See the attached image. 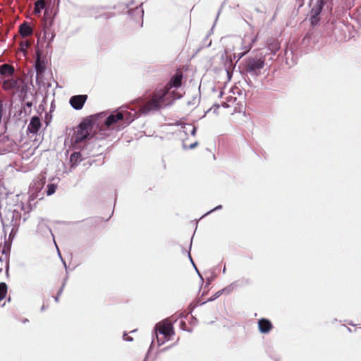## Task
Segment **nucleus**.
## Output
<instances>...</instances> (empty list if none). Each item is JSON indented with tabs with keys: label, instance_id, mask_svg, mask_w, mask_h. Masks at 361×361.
<instances>
[{
	"label": "nucleus",
	"instance_id": "obj_1",
	"mask_svg": "<svg viewBox=\"0 0 361 361\" xmlns=\"http://www.w3.org/2000/svg\"><path fill=\"white\" fill-rule=\"evenodd\" d=\"M166 91L160 88H157L153 94L151 95L149 101L145 102L142 100L137 102L138 109L136 111L138 116L140 114H147L150 111H156L160 110L161 108L165 107L170 104L167 100L170 97H167Z\"/></svg>",
	"mask_w": 361,
	"mask_h": 361
},
{
	"label": "nucleus",
	"instance_id": "obj_2",
	"mask_svg": "<svg viewBox=\"0 0 361 361\" xmlns=\"http://www.w3.org/2000/svg\"><path fill=\"white\" fill-rule=\"evenodd\" d=\"M137 117L138 114L136 111V108H131L128 105H123L108 116L104 121V124L106 127L109 128L117 122L122 121L123 125L122 128H123Z\"/></svg>",
	"mask_w": 361,
	"mask_h": 361
},
{
	"label": "nucleus",
	"instance_id": "obj_3",
	"mask_svg": "<svg viewBox=\"0 0 361 361\" xmlns=\"http://www.w3.org/2000/svg\"><path fill=\"white\" fill-rule=\"evenodd\" d=\"M264 65L265 56L262 53L256 54L244 59V71L252 77H258Z\"/></svg>",
	"mask_w": 361,
	"mask_h": 361
},
{
	"label": "nucleus",
	"instance_id": "obj_4",
	"mask_svg": "<svg viewBox=\"0 0 361 361\" xmlns=\"http://www.w3.org/2000/svg\"><path fill=\"white\" fill-rule=\"evenodd\" d=\"M20 220V213L16 210H8L4 215H1V221L5 232L8 229L11 228L10 235L16 233Z\"/></svg>",
	"mask_w": 361,
	"mask_h": 361
},
{
	"label": "nucleus",
	"instance_id": "obj_5",
	"mask_svg": "<svg viewBox=\"0 0 361 361\" xmlns=\"http://www.w3.org/2000/svg\"><path fill=\"white\" fill-rule=\"evenodd\" d=\"M92 135L89 131H82L78 130L71 137L73 148L74 149H80L84 147V143L91 138Z\"/></svg>",
	"mask_w": 361,
	"mask_h": 361
},
{
	"label": "nucleus",
	"instance_id": "obj_6",
	"mask_svg": "<svg viewBox=\"0 0 361 361\" xmlns=\"http://www.w3.org/2000/svg\"><path fill=\"white\" fill-rule=\"evenodd\" d=\"M154 330L156 334L159 333L164 338L169 337L174 334L173 324L166 319L157 324Z\"/></svg>",
	"mask_w": 361,
	"mask_h": 361
},
{
	"label": "nucleus",
	"instance_id": "obj_7",
	"mask_svg": "<svg viewBox=\"0 0 361 361\" xmlns=\"http://www.w3.org/2000/svg\"><path fill=\"white\" fill-rule=\"evenodd\" d=\"M183 77V75L182 72L177 71L172 75L168 83L161 88L165 90L166 93L169 94L170 90L172 88H178L182 85Z\"/></svg>",
	"mask_w": 361,
	"mask_h": 361
},
{
	"label": "nucleus",
	"instance_id": "obj_8",
	"mask_svg": "<svg viewBox=\"0 0 361 361\" xmlns=\"http://www.w3.org/2000/svg\"><path fill=\"white\" fill-rule=\"evenodd\" d=\"M14 141L5 135H0V154L10 152L13 150Z\"/></svg>",
	"mask_w": 361,
	"mask_h": 361
},
{
	"label": "nucleus",
	"instance_id": "obj_9",
	"mask_svg": "<svg viewBox=\"0 0 361 361\" xmlns=\"http://www.w3.org/2000/svg\"><path fill=\"white\" fill-rule=\"evenodd\" d=\"M87 99V94H78L72 96L69 99V103L75 110H80L82 109Z\"/></svg>",
	"mask_w": 361,
	"mask_h": 361
},
{
	"label": "nucleus",
	"instance_id": "obj_10",
	"mask_svg": "<svg viewBox=\"0 0 361 361\" xmlns=\"http://www.w3.org/2000/svg\"><path fill=\"white\" fill-rule=\"evenodd\" d=\"M250 283V280L249 279L242 278L239 280L233 281L229 286L221 289V290H223V293L229 294L236 288H238L239 286H242L248 285Z\"/></svg>",
	"mask_w": 361,
	"mask_h": 361
},
{
	"label": "nucleus",
	"instance_id": "obj_11",
	"mask_svg": "<svg viewBox=\"0 0 361 361\" xmlns=\"http://www.w3.org/2000/svg\"><path fill=\"white\" fill-rule=\"evenodd\" d=\"M41 127L40 119L38 116H34L31 118L27 126V130L32 134H37Z\"/></svg>",
	"mask_w": 361,
	"mask_h": 361
},
{
	"label": "nucleus",
	"instance_id": "obj_12",
	"mask_svg": "<svg viewBox=\"0 0 361 361\" xmlns=\"http://www.w3.org/2000/svg\"><path fill=\"white\" fill-rule=\"evenodd\" d=\"M84 149L82 148L80 152H74L70 156V163L71 167L78 166L84 159Z\"/></svg>",
	"mask_w": 361,
	"mask_h": 361
},
{
	"label": "nucleus",
	"instance_id": "obj_13",
	"mask_svg": "<svg viewBox=\"0 0 361 361\" xmlns=\"http://www.w3.org/2000/svg\"><path fill=\"white\" fill-rule=\"evenodd\" d=\"M258 326L259 331L262 334L269 333L273 327L271 322L269 319L264 318L260 319L258 321Z\"/></svg>",
	"mask_w": 361,
	"mask_h": 361
},
{
	"label": "nucleus",
	"instance_id": "obj_14",
	"mask_svg": "<svg viewBox=\"0 0 361 361\" xmlns=\"http://www.w3.org/2000/svg\"><path fill=\"white\" fill-rule=\"evenodd\" d=\"M19 32L23 37H27L32 35L33 30L26 21L19 26Z\"/></svg>",
	"mask_w": 361,
	"mask_h": 361
},
{
	"label": "nucleus",
	"instance_id": "obj_15",
	"mask_svg": "<svg viewBox=\"0 0 361 361\" xmlns=\"http://www.w3.org/2000/svg\"><path fill=\"white\" fill-rule=\"evenodd\" d=\"M94 125V120L92 117L84 119L78 126V130L89 131Z\"/></svg>",
	"mask_w": 361,
	"mask_h": 361
},
{
	"label": "nucleus",
	"instance_id": "obj_16",
	"mask_svg": "<svg viewBox=\"0 0 361 361\" xmlns=\"http://www.w3.org/2000/svg\"><path fill=\"white\" fill-rule=\"evenodd\" d=\"M142 4L135 7L134 9H129L128 14L135 19L141 18V26L142 25V17L144 14L143 8L141 7Z\"/></svg>",
	"mask_w": 361,
	"mask_h": 361
},
{
	"label": "nucleus",
	"instance_id": "obj_17",
	"mask_svg": "<svg viewBox=\"0 0 361 361\" xmlns=\"http://www.w3.org/2000/svg\"><path fill=\"white\" fill-rule=\"evenodd\" d=\"M15 72L14 68L8 63H4L0 66V74L3 75L11 76Z\"/></svg>",
	"mask_w": 361,
	"mask_h": 361
},
{
	"label": "nucleus",
	"instance_id": "obj_18",
	"mask_svg": "<svg viewBox=\"0 0 361 361\" xmlns=\"http://www.w3.org/2000/svg\"><path fill=\"white\" fill-rule=\"evenodd\" d=\"M255 39L245 36V37L242 39V51H245L247 49V53L251 49L253 43L255 42Z\"/></svg>",
	"mask_w": 361,
	"mask_h": 361
},
{
	"label": "nucleus",
	"instance_id": "obj_19",
	"mask_svg": "<svg viewBox=\"0 0 361 361\" xmlns=\"http://www.w3.org/2000/svg\"><path fill=\"white\" fill-rule=\"evenodd\" d=\"M54 23V17H51L49 15L47 11H44L43 18V29L51 30V27Z\"/></svg>",
	"mask_w": 361,
	"mask_h": 361
},
{
	"label": "nucleus",
	"instance_id": "obj_20",
	"mask_svg": "<svg viewBox=\"0 0 361 361\" xmlns=\"http://www.w3.org/2000/svg\"><path fill=\"white\" fill-rule=\"evenodd\" d=\"M43 33L44 37L49 41V44L51 43L56 36L55 32L51 30L43 29Z\"/></svg>",
	"mask_w": 361,
	"mask_h": 361
},
{
	"label": "nucleus",
	"instance_id": "obj_21",
	"mask_svg": "<svg viewBox=\"0 0 361 361\" xmlns=\"http://www.w3.org/2000/svg\"><path fill=\"white\" fill-rule=\"evenodd\" d=\"M45 7V4L43 0H37L35 3L34 11L37 14H39L42 9Z\"/></svg>",
	"mask_w": 361,
	"mask_h": 361
},
{
	"label": "nucleus",
	"instance_id": "obj_22",
	"mask_svg": "<svg viewBox=\"0 0 361 361\" xmlns=\"http://www.w3.org/2000/svg\"><path fill=\"white\" fill-rule=\"evenodd\" d=\"M322 9L323 6L316 4V5L312 8L310 15L314 16V17H318L322 13Z\"/></svg>",
	"mask_w": 361,
	"mask_h": 361
},
{
	"label": "nucleus",
	"instance_id": "obj_23",
	"mask_svg": "<svg viewBox=\"0 0 361 361\" xmlns=\"http://www.w3.org/2000/svg\"><path fill=\"white\" fill-rule=\"evenodd\" d=\"M8 287L6 283H0V301L2 300L6 295Z\"/></svg>",
	"mask_w": 361,
	"mask_h": 361
},
{
	"label": "nucleus",
	"instance_id": "obj_24",
	"mask_svg": "<svg viewBox=\"0 0 361 361\" xmlns=\"http://www.w3.org/2000/svg\"><path fill=\"white\" fill-rule=\"evenodd\" d=\"M62 262H63L64 267L66 269V274H68V271H67L68 268H67L66 263L63 259H62ZM68 279V274H66V276L64 278L63 281L62 283L61 287L60 288V289L58 291L57 295L60 296L62 294L63 288L66 286V284L67 283Z\"/></svg>",
	"mask_w": 361,
	"mask_h": 361
},
{
	"label": "nucleus",
	"instance_id": "obj_25",
	"mask_svg": "<svg viewBox=\"0 0 361 361\" xmlns=\"http://www.w3.org/2000/svg\"><path fill=\"white\" fill-rule=\"evenodd\" d=\"M170 97H172V99L171 101L167 100V102H169L171 104L173 101L180 99L182 97V94L180 92L173 90L171 92Z\"/></svg>",
	"mask_w": 361,
	"mask_h": 361
},
{
	"label": "nucleus",
	"instance_id": "obj_26",
	"mask_svg": "<svg viewBox=\"0 0 361 361\" xmlns=\"http://www.w3.org/2000/svg\"><path fill=\"white\" fill-rule=\"evenodd\" d=\"M56 190V185L54 183H49L47 185V190L46 191L48 196L53 195Z\"/></svg>",
	"mask_w": 361,
	"mask_h": 361
},
{
	"label": "nucleus",
	"instance_id": "obj_27",
	"mask_svg": "<svg viewBox=\"0 0 361 361\" xmlns=\"http://www.w3.org/2000/svg\"><path fill=\"white\" fill-rule=\"evenodd\" d=\"M5 89H13L16 85V82L13 80H8L4 81Z\"/></svg>",
	"mask_w": 361,
	"mask_h": 361
},
{
	"label": "nucleus",
	"instance_id": "obj_28",
	"mask_svg": "<svg viewBox=\"0 0 361 361\" xmlns=\"http://www.w3.org/2000/svg\"><path fill=\"white\" fill-rule=\"evenodd\" d=\"M223 294V290H220L219 291H217L212 297H211L210 298H209L207 301H204V302H201V305H204L207 302H211V301H213L214 300H216V298H218L220 295H221Z\"/></svg>",
	"mask_w": 361,
	"mask_h": 361
},
{
	"label": "nucleus",
	"instance_id": "obj_29",
	"mask_svg": "<svg viewBox=\"0 0 361 361\" xmlns=\"http://www.w3.org/2000/svg\"><path fill=\"white\" fill-rule=\"evenodd\" d=\"M35 70L37 73H42L44 70V65L40 61H36Z\"/></svg>",
	"mask_w": 361,
	"mask_h": 361
},
{
	"label": "nucleus",
	"instance_id": "obj_30",
	"mask_svg": "<svg viewBox=\"0 0 361 361\" xmlns=\"http://www.w3.org/2000/svg\"><path fill=\"white\" fill-rule=\"evenodd\" d=\"M279 46L277 43H272L269 45V49L271 51L272 54H275L276 51L279 50Z\"/></svg>",
	"mask_w": 361,
	"mask_h": 361
},
{
	"label": "nucleus",
	"instance_id": "obj_31",
	"mask_svg": "<svg viewBox=\"0 0 361 361\" xmlns=\"http://www.w3.org/2000/svg\"><path fill=\"white\" fill-rule=\"evenodd\" d=\"M32 106V102H27L24 104L23 109H24V111H25V114L27 113V111H28V113H30Z\"/></svg>",
	"mask_w": 361,
	"mask_h": 361
},
{
	"label": "nucleus",
	"instance_id": "obj_32",
	"mask_svg": "<svg viewBox=\"0 0 361 361\" xmlns=\"http://www.w3.org/2000/svg\"><path fill=\"white\" fill-rule=\"evenodd\" d=\"M319 18L318 17H314V16H311L310 17V23L312 25H316L319 23Z\"/></svg>",
	"mask_w": 361,
	"mask_h": 361
},
{
	"label": "nucleus",
	"instance_id": "obj_33",
	"mask_svg": "<svg viewBox=\"0 0 361 361\" xmlns=\"http://www.w3.org/2000/svg\"><path fill=\"white\" fill-rule=\"evenodd\" d=\"M221 208H222V206L221 204H219V205L216 206V207H214V209H211L210 211L207 212L206 214H204L202 216V218L207 216L208 214L212 213L214 211H217V210L221 209Z\"/></svg>",
	"mask_w": 361,
	"mask_h": 361
},
{
	"label": "nucleus",
	"instance_id": "obj_34",
	"mask_svg": "<svg viewBox=\"0 0 361 361\" xmlns=\"http://www.w3.org/2000/svg\"><path fill=\"white\" fill-rule=\"evenodd\" d=\"M191 124L183 123L182 126L183 131L185 134H187V132L190 130Z\"/></svg>",
	"mask_w": 361,
	"mask_h": 361
},
{
	"label": "nucleus",
	"instance_id": "obj_35",
	"mask_svg": "<svg viewBox=\"0 0 361 361\" xmlns=\"http://www.w3.org/2000/svg\"><path fill=\"white\" fill-rule=\"evenodd\" d=\"M192 242V238H191V240H190V247H189V250H190V249H191ZM183 252H186L188 253V257H189V259H190V262L192 264V262H193V260H192V257H191V255H190V251L187 252L186 250H183Z\"/></svg>",
	"mask_w": 361,
	"mask_h": 361
},
{
	"label": "nucleus",
	"instance_id": "obj_36",
	"mask_svg": "<svg viewBox=\"0 0 361 361\" xmlns=\"http://www.w3.org/2000/svg\"><path fill=\"white\" fill-rule=\"evenodd\" d=\"M156 337H157V343H158V345H161L162 344H164L165 343V339L166 338H159L157 334H156Z\"/></svg>",
	"mask_w": 361,
	"mask_h": 361
},
{
	"label": "nucleus",
	"instance_id": "obj_37",
	"mask_svg": "<svg viewBox=\"0 0 361 361\" xmlns=\"http://www.w3.org/2000/svg\"><path fill=\"white\" fill-rule=\"evenodd\" d=\"M247 53V49H246L245 51H242L236 54L238 59L239 60L241 58H243Z\"/></svg>",
	"mask_w": 361,
	"mask_h": 361
},
{
	"label": "nucleus",
	"instance_id": "obj_38",
	"mask_svg": "<svg viewBox=\"0 0 361 361\" xmlns=\"http://www.w3.org/2000/svg\"><path fill=\"white\" fill-rule=\"evenodd\" d=\"M190 131V134L192 136H195L196 135L197 127L195 126L191 125Z\"/></svg>",
	"mask_w": 361,
	"mask_h": 361
},
{
	"label": "nucleus",
	"instance_id": "obj_39",
	"mask_svg": "<svg viewBox=\"0 0 361 361\" xmlns=\"http://www.w3.org/2000/svg\"><path fill=\"white\" fill-rule=\"evenodd\" d=\"M123 340L126 341H132L133 339L131 336H128V334L126 333H125L123 336Z\"/></svg>",
	"mask_w": 361,
	"mask_h": 361
},
{
	"label": "nucleus",
	"instance_id": "obj_40",
	"mask_svg": "<svg viewBox=\"0 0 361 361\" xmlns=\"http://www.w3.org/2000/svg\"><path fill=\"white\" fill-rule=\"evenodd\" d=\"M113 16H114L113 13H104V14L101 15V17L104 19H109V18H111Z\"/></svg>",
	"mask_w": 361,
	"mask_h": 361
},
{
	"label": "nucleus",
	"instance_id": "obj_41",
	"mask_svg": "<svg viewBox=\"0 0 361 361\" xmlns=\"http://www.w3.org/2000/svg\"><path fill=\"white\" fill-rule=\"evenodd\" d=\"M328 1L329 0H317V4L324 7Z\"/></svg>",
	"mask_w": 361,
	"mask_h": 361
},
{
	"label": "nucleus",
	"instance_id": "obj_42",
	"mask_svg": "<svg viewBox=\"0 0 361 361\" xmlns=\"http://www.w3.org/2000/svg\"><path fill=\"white\" fill-rule=\"evenodd\" d=\"M297 3H298V8H301L304 5V0H295Z\"/></svg>",
	"mask_w": 361,
	"mask_h": 361
},
{
	"label": "nucleus",
	"instance_id": "obj_43",
	"mask_svg": "<svg viewBox=\"0 0 361 361\" xmlns=\"http://www.w3.org/2000/svg\"><path fill=\"white\" fill-rule=\"evenodd\" d=\"M197 145H198V142H195L194 143L191 144V145L188 147V148H189V149H194L196 146H197Z\"/></svg>",
	"mask_w": 361,
	"mask_h": 361
},
{
	"label": "nucleus",
	"instance_id": "obj_44",
	"mask_svg": "<svg viewBox=\"0 0 361 361\" xmlns=\"http://www.w3.org/2000/svg\"><path fill=\"white\" fill-rule=\"evenodd\" d=\"M29 46V42H24L21 44V47H22V49H24V47H25V48H27V47Z\"/></svg>",
	"mask_w": 361,
	"mask_h": 361
},
{
	"label": "nucleus",
	"instance_id": "obj_45",
	"mask_svg": "<svg viewBox=\"0 0 361 361\" xmlns=\"http://www.w3.org/2000/svg\"><path fill=\"white\" fill-rule=\"evenodd\" d=\"M219 104H214L212 106V109H214V112H216V111L219 109Z\"/></svg>",
	"mask_w": 361,
	"mask_h": 361
},
{
	"label": "nucleus",
	"instance_id": "obj_46",
	"mask_svg": "<svg viewBox=\"0 0 361 361\" xmlns=\"http://www.w3.org/2000/svg\"><path fill=\"white\" fill-rule=\"evenodd\" d=\"M213 280V278L212 277H210V278H207V284L206 286H209L210 284V283Z\"/></svg>",
	"mask_w": 361,
	"mask_h": 361
},
{
	"label": "nucleus",
	"instance_id": "obj_47",
	"mask_svg": "<svg viewBox=\"0 0 361 361\" xmlns=\"http://www.w3.org/2000/svg\"><path fill=\"white\" fill-rule=\"evenodd\" d=\"M196 271H197V274H198V276H199L200 279H201V281H203V280H204V279H203V277H202V276L201 275V274L200 273V271H199L198 270H197Z\"/></svg>",
	"mask_w": 361,
	"mask_h": 361
},
{
	"label": "nucleus",
	"instance_id": "obj_48",
	"mask_svg": "<svg viewBox=\"0 0 361 361\" xmlns=\"http://www.w3.org/2000/svg\"><path fill=\"white\" fill-rule=\"evenodd\" d=\"M54 300L56 302H58L59 301V295H57L54 297Z\"/></svg>",
	"mask_w": 361,
	"mask_h": 361
},
{
	"label": "nucleus",
	"instance_id": "obj_49",
	"mask_svg": "<svg viewBox=\"0 0 361 361\" xmlns=\"http://www.w3.org/2000/svg\"><path fill=\"white\" fill-rule=\"evenodd\" d=\"M246 82H247V85H248L250 87H251V86H252V82H251V80H250V79L248 80V81H247V80H246Z\"/></svg>",
	"mask_w": 361,
	"mask_h": 361
},
{
	"label": "nucleus",
	"instance_id": "obj_50",
	"mask_svg": "<svg viewBox=\"0 0 361 361\" xmlns=\"http://www.w3.org/2000/svg\"><path fill=\"white\" fill-rule=\"evenodd\" d=\"M221 106H222L223 107H225V108H226V107H227V106H228V104H227L226 102H223V103H222V104H221Z\"/></svg>",
	"mask_w": 361,
	"mask_h": 361
},
{
	"label": "nucleus",
	"instance_id": "obj_51",
	"mask_svg": "<svg viewBox=\"0 0 361 361\" xmlns=\"http://www.w3.org/2000/svg\"><path fill=\"white\" fill-rule=\"evenodd\" d=\"M46 309V307L44 305H43L41 307V311H44Z\"/></svg>",
	"mask_w": 361,
	"mask_h": 361
},
{
	"label": "nucleus",
	"instance_id": "obj_52",
	"mask_svg": "<svg viewBox=\"0 0 361 361\" xmlns=\"http://www.w3.org/2000/svg\"><path fill=\"white\" fill-rule=\"evenodd\" d=\"M192 266L195 269L196 271L198 270L194 262H192Z\"/></svg>",
	"mask_w": 361,
	"mask_h": 361
},
{
	"label": "nucleus",
	"instance_id": "obj_53",
	"mask_svg": "<svg viewBox=\"0 0 361 361\" xmlns=\"http://www.w3.org/2000/svg\"><path fill=\"white\" fill-rule=\"evenodd\" d=\"M223 94H224V92H223L222 91H221V92H220V93H219V97H222V95H223Z\"/></svg>",
	"mask_w": 361,
	"mask_h": 361
},
{
	"label": "nucleus",
	"instance_id": "obj_54",
	"mask_svg": "<svg viewBox=\"0 0 361 361\" xmlns=\"http://www.w3.org/2000/svg\"><path fill=\"white\" fill-rule=\"evenodd\" d=\"M226 272V267H224V269H223V273L224 274Z\"/></svg>",
	"mask_w": 361,
	"mask_h": 361
},
{
	"label": "nucleus",
	"instance_id": "obj_55",
	"mask_svg": "<svg viewBox=\"0 0 361 361\" xmlns=\"http://www.w3.org/2000/svg\"><path fill=\"white\" fill-rule=\"evenodd\" d=\"M219 16V13H217V16H216V19H218Z\"/></svg>",
	"mask_w": 361,
	"mask_h": 361
},
{
	"label": "nucleus",
	"instance_id": "obj_56",
	"mask_svg": "<svg viewBox=\"0 0 361 361\" xmlns=\"http://www.w3.org/2000/svg\"><path fill=\"white\" fill-rule=\"evenodd\" d=\"M219 16V13H217V16H216V19H218Z\"/></svg>",
	"mask_w": 361,
	"mask_h": 361
},
{
	"label": "nucleus",
	"instance_id": "obj_57",
	"mask_svg": "<svg viewBox=\"0 0 361 361\" xmlns=\"http://www.w3.org/2000/svg\"><path fill=\"white\" fill-rule=\"evenodd\" d=\"M219 16V13H217V16H216V19H218Z\"/></svg>",
	"mask_w": 361,
	"mask_h": 361
},
{
	"label": "nucleus",
	"instance_id": "obj_58",
	"mask_svg": "<svg viewBox=\"0 0 361 361\" xmlns=\"http://www.w3.org/2000/svg\"><path fill=\"white\" fill-rule=\"evenodd\" d=\"M27 322V319H25L23 321V322Z\"/></svg>",
	"mask_w": 361,
	"mask_h": 361
},
{
	"label": "nucleus",
	"instance_id": "obj_59",
	"mask_svg": "<svg viewBox=\"0 0 361 361\" xmlns=\"http://www.w3.org/2000/svg\"><path fill=\"white\" fill-rule=\"evenodd\" d=\"M144 361H145V360Z\"/></svg>",
	"mask_w": 361,
	"mask_h": 361
}]
</instances>
